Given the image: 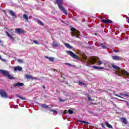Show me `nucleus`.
Listing matches in <instances>:
<instances>
[{
  "instance_id": "dca6fc26",
  "label": "nucleus",
  "mask_w": 129,
  "mask_h": 129,
  "mask_svg": "<svg viewBox=\"0 0 129 129\" xmlns=\"http://www.w3.org/2000/svg\"><path fill=\"white\" fill-rule=\"evenodd\" d=\"M6 34L7 35V36H8L9 37V38H10V39H11L12 40H13L14 41V38H13V36H11V35H10V34H9L8 32H6Z\"/></svg>"
},
{
  "instance_id": "f03ea898",
  "label": "nucleus",
  "mask_w": 129,
  "mask_h": 129,
  "mask_svg": "<svg viewBox=\"0 0 129 129\" xmlns=\"http://www.w3.org/2000/svg\"><path fill=\"white\" fill-rule=\"evenodd\" d=\"M55 1H56V4H57V5H58V7L59 9H60V10L61 11L63 12V13L65 15H67L68 13H67V12L66 11V10H65V9H64V8L61 6V5H62V4H63V1L62 0H55Z\"/></svg>"
},
{
  "instance_id": "4c0bfd02",
  "label": "nucleus",
  "mask_w": 129,
  "mask_h": 129,
  "mask_svg": "<svg viewBox=\"0 0 129 129\" xmlns=\"http://www.w3.org/2000/svg\"><path fill=\"white\" fill-rule=\"evenodd\" d=\"M120 100V101H123V100Z\"/></svg>"
},
{
  "instance_id": "393cba45",
  "label": "nucleus",
  "mask_w": 129,
  "mask_h": 129,
  "mask_svg": "<svg viewBox=\"0 0 129 129\" xmlns=\"http://www.w3.org/2000/svg\"><path fill=\"white\" fill-rule=\"evenodd\" d=\"M80 122H82L83 123H87V122L85 121L78 120Z\"/></svg>"
},
{
  "instance_id": "423d86ee",
  "label": "nucleus",
  "mask_w": 129,
  "mask_h": 129,
  "mask_svg": "<svg viewBox=\"0 0 129 129\" xmlns=\"http://www.w3.org/2000/svg\"><path fill=\"white\" fill-rule=\"evenodd\" d=\"M15 32L16 33H17V34H24V30L21 28H17L15 30Z\"/></svg>"
},
{
  "instance_id": "a211bd4d",
  "label": "nucleus",
  "mask_w": 129,
  "mask_h": 129,
  "mask_svg": "<svg viewBox=\"0 0 129 129\" xmlns=\"http://www.w3.org/2000/svg\"><path fill=\"white\" fill-rule=\"evenodd\" d=\"M23 18L27 21V22H28V16L27 15H24Z\"/></svg>"
},
{
  "instance_id": "412c9836",
  "label": "nucleus",
  "mask_w": 129,
  "mask_h": 129,
  "mask_svg": "<svg viewBox=\"0 0 129 129\" xmlns=\"http://www.w3.org/2000/svg\"><path fill=\"white\" fill-rule=\"evenodd\" d=\"M41 106H42V107H43L44 108H48V105H47L42 104V105H41Z\"/></svg>"
},
{
  "instance_id": "c756f323",
  "label": "nucleus",
  "mask_w": 129,
  "mask_h": 129,
  "mask_svg": "<svg viewBox=\"0 0 129 129\" xmlns=\"http://www.w3.org/2000/svg\"><path fill=\"white\" fill-rule=\"evenodd\" d=\"M65 65H68L69 66H71V64L70 63H64Z\"/></svg>"
},
{
  "instance_id": "a878e982",
  "label": "nucleus",
  "mask_w": 129,
  "mask_h": 129,
  "mask_svg": "<svg viewBox=\"0 0 129 129\" xmlns=\"http://www.w3.org/2000/svg\"><path fill=\"white\" fill-rule=\"evenodd\" d=\"M33 43H35V44H39V42H38L37 41L33 40Z\"/></svg>"
},
{
  "instance_id": "bb28decb",
  "label": "nucleus",
  "mask_w": 129,
  "mask_h": 129,
  "mask_svg": "<svg viewBox=\"0 0 129 129\" xmlns=\"http://www.w3.org/2000/svg\"><path fill=\"white\" fill-rule=\"evenodd\" d=\"M50 111H52L53 113H57V111L54 110H51Z\"/></svg>"
},
{
  "instance_id": "5701e85b",
  "label": "nucleus",
  "mask_w": 129,
  "mask_h": 129,
  "mask_svg": "<svg viewBox=\"0 0 129 129\" xmlns=\"http://www.w3.org/2000/svg\"><path fill=\"white\" fill-rule=\"evenodd\" d=\"M69 114H72L73 113V111L72 110H69Z\"/></svg>"
},
{
  "instance_id": "39448f33",
  "label": "nucleus",
  "mask_w": 129,
  "mask_h": 129,
  "mask_svg": "<svg viewBox=\"0 0 129 129\" xmlns=\"http://www.w3.org/2000/svg\"><path fill=\"white\" fill-rule=\"evenodd\" d=\"M0 94L2 97H4L5 98H8V94H7V92L4 90L0 91Z\"/></svg>"
},
{
  "instance_id": "c9c22d12",
  "label": "nucleus",
  "mask_w": 129,
  "mask_h": 129,
  "mask_svg": "<svg viewBox=\"0 0 129 129\" xmlns=\"http://www.w3.org/2000/svg\"><path fill=\"white\" fill-rule=\"evenodd\" d=\"M114 52H115V53H117V51H116V50H114Z\"/></svg>"
},
{
  "instance_id": "1a4fd4ad",
  "label": "nucleus",
  "mask_w": 129,
  "mask_h": 129,
  "mask_svg": "<svg viewBox=\"0 0 129 129\" xmlns=\"http://www.w3.org/2000/svg\"><path fill=\"white\" fill-rule=\"evenodd\" d=\"M25 77L26 79H31L32 80H34V79H36V78L33 77L31 75H26Z\"/></svg>"
},
{
  "instance_id": "473e14b6",
  "label": "nucleus",
  "mask_w": 129,
  "mask_h": 129,
  "mask_svg": "<svg viewBox=\"0 0 129 129\" xmlns=\"http://www.w3.org/2000/svg\"><path fill=\"white\" fill-rule=\"evenodd\" d=\"M9 32H14V31L13 30H10Z\"/></svg>"
},
{
  "instance_id": "a19ab883",
  "label": "nucleus",
  "mask_w": 129,
  "mask_h": 129,
  "mask_svg": "<svg viewBox=\"0 0 129 129\" xmlns=\"http://www.w3.org/2000/svg\"><path fill=\"white\" fill-rule=\"evenodd\" d=\"M46 58H48V57H46Z\"/></svg>"
},
{
  "instance_id": "0eeeda50",
  "label": "nucleus",
  "mask_w": 129,
  "mask_h": 129,
  "mask_svg": "<svg viewBox=\"0 0 129 129\" xmlns=\"http://www.w3.org/2000/svg\"><path fill=\"white\" fill-rule=\"evenodd\" d=\"M101 22L102 23H104V24H107V23L109 24H111V23H112V21L109 19L108 20L103 19L102 20Z\"/></svg>"
},
{
  "instance_id": "58836bf2",
  "label": "nucleus",
  "mask_w": 129,
  "mask_h": 129,
  "mask_svg": "<svg viewBox=\"0 0 129 129\" xmlns=\"http://www.w3.org/2000/svg\"><path fill=\"white\" fill-rule=\"evenodd\" d=\"M1 58H2V56L0 55V59H1Z\"/></svg>"
},
{
  "instance_id": "f257e3e1",
  "label": "nucleus",
  "mask_w": 129,
  "mask_h": 129,
  "mask_svg": "<svg viewBox=\"0 0 129 129\" xmlns=\"http://www.w3.org/2000/svg\"><path fill=\"white\" fill-rule=\"evenodd\" d=\"M67 54H69V55H70V56H71L72 58H74V59H80L82 62H86L88 65H94V64H95V63L98 62V66L101 67L94 66L93 67V68H94V69H105V70H110L111 67H112V68L114 69H118V70L115 72L117 75H118V76L123 77V78L129 79V73L126 72V71L121 70L119 67L113 63L111 64V66H109L107 62L104 61L100 60L98 61V58L95 57H91L89 60H84L87 59V57L84 53L82 52H80V53L77 52V54H79V56L75 54V53H73V52L71 51H67Z\"/></svg>"
},
{
  "instance_id": "4468645a",
  "label": "nucleus",
  "mask_w": 129,
  "mask_h": 129,
  "mask_svg": "<svg viewBox=\"0 0 129 129\" xmlns=\"http://www.w3.org/2000/svg\"><path fill=\"white\" fill-rule=\"evenodd\" d=\"M122 122H123L125 124H126L127 123V121L126 120V118H121Z\"/></svg>"
},
{
  "instance_id": "aec40b11",
  "label": "nucleus",
  "mask_w": 129,
  "mask_h": 129,
  "mask_svg": "<svg viewBox=\"0 0 129 129\" xmlns=\"http://www.w3.org/2000/svg\"><path fill=\"white\" fill-rule=\"evenodd\" d=\"M18 97L20 98V99H23V100H25V99H26V98H25L24 97L22 96H18Z\"/></svg>"
},
{
  "instance_id": "9d476101",
  "label": "nucleus",
  "mask_w": 129,
  "mask_h": 129,
  "mask_svg": "<svg viewBox=\"0 0 129 129\" xmlns=\"http://www.w3.org/2000/svg\"><path fill=\"white\" fill-rule=\"evenodd\" d=\"M23 69L21 67H16L14 68L15 71H22Z\"/></svg>"
},
{
  "instance_id": "c85d7f7f",
  "label": "nucleus",
  "mask_w": 129,
  "mask_h": 129,
  "mask_svg": "<svg viewBox=\"0 0 129 129\" xmlns=\"http://www.w3.org/2000/svg\"><path fill=\"white\" fill-rule=\"evenodd\" d=\"M79 84L80 85H84V83H83L82 82H80L79 83Z\"/></svg>"
},
{
  "instance_id": "b1692460",
  "label": "nucleus",
  "mask_w": 129,
  "mask_h": 129,
  "mask_svg": "<svg viewBox=\"0 0 129 129\" xmlns=\"http://www.w3.org/2000/svg\"><path fill=\"white\" fill-rule=\"evenodd\" d=\"M18 62H19V63H24V62L23 61V60L22 59H18Z\"/></svg>"
},
{
  "instance_id": "2f4dec72",
  "label": "nucleus",
  "mask_w": 129,
  "mask_h": 129,
  "mask_svg": "<svg viewBox=\"0 0 129 129\" xmlns=\"http://www.w3.org/2000/svg\"><path fill=\"white\" fill-rule=\"evenodd\" d=\"M88 100H91V98H90V97H88Z\"/></svg>"
},
{
  "instance_id": "cd10ccee",
  "label": "nucleus",
  "mask_w": 129,
  "mask_h": 129,
  "mask_svg": "<svg viewBox=\"0 0 129 129\" xmlns=\"http://www.w3.org/2000/svg\"><path fill=\"white\" fill-rule=\"evenodd\" d=\"M0 59H1V60H2V61H4V62H7V60H6L5 59H3V58H2V57Z\"/></svg>"
},
{
  "instance_id": "72a5a7b5",
  "label": "nucleus",
  "mask_w": 129,
  "mask_h": 129,
  "mask_svg": "<svg viewBox=\"0 0 129 129\" xmlns=\"http://www.w3.org/2000/svg\"><path fill=\"white\" fill-rule=\"evenodd\" d=\"M127 23H129V18L127 19Z\"/></svg>"
},
{
  "instance_id": "6ab92c4d",
  "label": "nucleus",
  "mask_w": 129,
  "mask_h": 129,
  "mask_svg": "<svg viewBox=\"0 0 129 129\" xmlns=\"http://www.w3.org/2000/svg\"><path fill=\"white\" fill-rule=\"evenodd\" d=\"M37 23L39 25H41V26H43V23L40 20H37Z\"/></svg>"
},
{
  "instance_id": "f8f14e48",
  "label": "nucleus",
  "mask_w": 129,
  "mask_h": 129,
  "mask_svg": "<svg viewBox=\"0 0 129 129\" xmlns=\"http://www.w3.org/2000/svg\"><path fill=\"white\" fill-rule=\"evenodd\" d=\"M64 45L67 47V48H69V49H72V46L70 45L68 43H64Z\"/></svg>"
},
{
  "instance_id": "f704fd0d",
  "label": "nucleus",
  "mask_w": 129,
  "mask_h": 129,
  "mask_svg": "<svg viewBox=\"0 0 129 129\" xmlns=\"http://www.w3.org/2000/svg\"><path fill=\"white\" fill-rule=\"evenodd\" d=\"M103 48H104V49H106V47L105 46H103Z\"/></svg>"
},
{
  "instance_id": "9b49d317",
  "label": "nucleus",
  "mask_w": 129,
  "mask_h": 129,
  "mask_svg": "<svg viewBox=\"0 0 129 129\" xmlns=\"http://www.w3.org/2000/svg\"><path fill=\"white\" fill-rule=\"evenodd\" d=\"M105 123L106 124V126H107V127H109V128H112V126L109 124V123H108V122L106 121L105 122Z\"/></svg>"
},
{
  "instance_id": "7ed1b4c3",
  "label": "nucleus",
  "mask_w": 129,
  "mask_h": 129,
  "mask_svg": "<svg viewBox=\"0 0 129 129\" xmlns=\"http://www.w3.org/2000/svg\"><path fill=\"white\" fill-rule=\"evenodd\" d=\"M0 73L3 74L4 75H5V76H7L8 78H9V79H15V78L10 75V74H9V72L7 71L0 70Z\"/></svg>"
},
{
  "instance_id": "6e6552de",
  "label": "nucleus",
  "mask_w": 129,
  "mask_h": 129,
  "mask_svg": "<svg viewBox=\"0 0 129 129\" xmlns=\"http://www.w3.org/2000/svg\"><path fill=\"white\" fill-rule=\"evenodd\" d=\"M112 58L113 60H121V57H119V56H112Z\"/></svg>"
},
{
  "instance_id": "4be33fe9",
  "label": "nucleus",
  "mask_w": 129,
  "mask_h": 129,
  "mask_svg": "<svg viewBox=\"0 0 129 129\" xmlns=\"http://www.w3.org/2000/svg\"><path fill=\"white\" fill-rule=\"evenodd\" d=\"M48 59L49 60V61H54V58L52 57H48Z\"/></svg>"
},
{
  "instance_id": "20e7f679",
  "label": "nucleus",
  "mask_w": 129,
  "mask_h": 129,
  "mask_svg": "<svg viewBox=\"0 0 129 129\" xmlns=\"http://www.w3.org/2000/svg\"><path fill=\"white\" fill-rule=\"evenodd\" d=\"M72 31V36L73 37L74 36H76V38H79V35H80L79 33V31L74 28H72L71 29Z\"/></svg>"
},
{
  "instance_id": "2eb2a0df",
  "label": "nucleus",
  "mask_w": 129,
  "mask_h": 129,
  "mask_svg": "<svg viewBox=\"0 0 129 129\" xmlns=\"http://www.w3.org/2000/svg\"><path fill=\"white\" fill-rule=\"evenodd\" d=\"M9 13L10 15H11V16H12L13 17H16V14H15V12H14V11H9Z\"/></svg>"
},
{
  "instance_id": "ea45409f",
  "label": "nucleus",
  "mask_w": 129,
  "mask_h": 129,
  "mask_svg": "<svg viewBox=\"0 0 129 129\" xmlns=\"http://www.w3.org/2000/svg\"><path fill=\"white\" fill-rule=\"evenodd\" d=\"M2 42V41L0 40V42Z\"/></svg>"
},
{
  "instance_id": "e433bc0d",
  "label": "nucleus",
  "mask_w": 129,
  "mask_h": 129,
  "mask_svg": "<svg viewBox=\"0 0 129 129\" xmlns=\"http://www.w3.org/2000/svg\"><path fill=\"white\" fill-rule=\"evenodd\" d=\"M59 45H60L59 43L57 44V46H59Z\"/></svg>"
},
{
  "instance_id": "f3484780",
  "label": "nucleus",
  "mask_w": 129,
  "mask_h": 129,
  "mask_svg": "<svg viewBox=\"0 0 129 129\" xmlns=\"http://www.w3.org/2000/svg\"><path fill=\"white\" fill-rule=\"evenodd\" d=\"M24 84L22 83H18L15 85V86H23Z\"/></svg>"
},
{
  "instance_id": "7c9ffc66",
  "label": "nucleus",
  "mask_w": 129,
  "mask_h": 129,
  "mask_svg": "<svg viewBox=\"0 0 129 129\" xmlns=\"http://www.w3.org/2000/svg\"><path fill=\"white\" fill-rule=\"evenodd\" d=\"M124 96H128V95L126 94H124Z\"/></svg>"
},
{
  "instance_id": "ddd939ff",
  "label": "nucleus",
  "mask_w": 129,
  "mask_h": 129,
  "mask_svg": "<svg viewBox=\"0 0 129 129\" xmlns=\"http://www.w3.org/2000/svg\"><path fill=\"white\" fill-rule=\"evenodd\" d=\"M124 94H123V93H119V95H117V94H114V95L115 96H117L118 97H120L121 98H122V97H121V96H124ZM121 95V96H120Z\"/></svg>"
}]
</instances>
